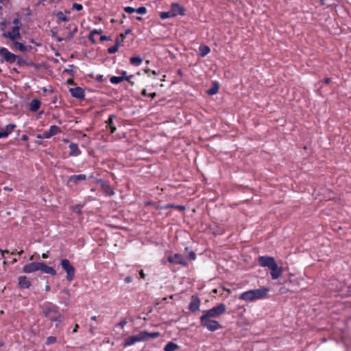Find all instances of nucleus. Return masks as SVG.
I'll use <instances>...</instances> for the list:
<instances>
[{
    "label": "nucleus",
    "mask_w": 351,
    "mask_h": 351,
    "mask_svg": "<svg viewBox=\"0 0 351 351\" xmlns=\"http://www.w3.org/2000/svg\"><path fill=\"white\" fill-rule=\"evenodd\" d=\"M258 262L261 267H267L270 269V274L273 280L278 279L282 275L283 269L278 267L274 257L261 256L258 257Z\"/></svg>",
    "instance_id": "obj_1"
},
{
    "label": "nucleus",
    "mask_w": 351,
    "mask_h": 351,
    "mask_svg": "<svg viewBox=\"0 0 351 351\" xmlns=\"http://www.w3.org/2000/svg\"><path fill=\"white\" fill-rule=\"evenodd\" d=\"M269 289L266 287H261L256 289H251L245 291L239 295V299L245 302H254L266 298L269 293Z\"/></svg>",
    "instance_id": "obj_2"
},
{
    "label": "nucleus",
    "mask_w": 351,
    "mask_h": 351,
    "mask_svg": "<svg viewBox=\"0 0 351 351\" xmlns=\"http://www.w3.org/2000/svg\"><path fill=\"white\" fill-rule=\"evenodd\" d=\"M43 313L45 317L51 322H61L62 321V315L59 312L58 307L53 304L45 305L43 307Z\"/></svg>",
    "instance_id": "obj_3"
},
{
    "label": "nucleus",
    "mask_w": 351,
    "mask_h": 351,
    "mask_svg": "<svg viewBox=\"0 0 351 351\" xmlns=\"http://www.w3.org/2000/svg\"><path fill=\"white\" fill-rule=\"evenodd\" d=\"M226 311V305L223 303H220L209 310L204 311L202 316H205L210 319L217 318L220 315L224 314Z\"/></svg>",
    "instance_id": "obj_4"
},
{
    "label": "nucleus",
    "mask_w": 351,
    "mask_h": 351,
    "mask_svg": "<svg viewBox=\"0 0 351 351\" xmlns=\"http://www.w3.org/2000/svg\"><path fill=\"white\" fill-rule=\"evenodd\" d=\"M199 321L201 326L206 328L209 331H215L221 328L222 327L217 321L206 317L205 316H201L199 317Z\"/></svg>",
    "instance_id": "obj_5"
},
{
    "label": "nucleus",
    "mask_w": 351,
    "mask_h": 351,
    "mask_svg": "<svg viewBox=\"0 0 351 351\" xmlns=\"http://www.w3.org/2000/svg\"><path fill=\"white\" fill-rule=\"evenodd\" d=\"M62 268L66 273V279L72 281L75 278V269L68 259H62L60 262Z\"/></svg>",
    "instance_id": "obj_6"
},
{
    "label": "nucleus",
    "mask_w": 351,
    "mask_h": 351,
    "mask_svg": "<svg viewBox=\"0 0 351 351\" xmlns=\"http://www.w3.org/2000/svg\"><path fill=\"white\" fill-rule=\"evenodd\" d=\"M0 56L2 58L1 62L3 61L8 63H14L16 62L17 56L11 53L8 49L5 47L0 48Z\"/></svg>",
    "instance_id": "obj_7"
},
{
    "label": "nucleus",
    "mask_w": 351,
    "mask_h": 351,
    "mask_svg": "<svg viewBox=\"0 0 351 351\" xmlns=\"http://www.w3.org/2000/svg\"><path fill=\"white\" fill-rule=\"evenodd\" d=\"M167 261L172 264H178L182 266L188 265V263L186 259L180 254H175L173 256H169Z\"/></svg>",
    "instance_id": "obj_8"
},
{
    "label": "nucleus",
    "mask_w": 351,
    "mask_h": 351,
    "mask_svg": "<svg viewBox=\"0 0 351 351\" xmlns=\"http://www.w3.org/2000/svg\"><path fill=\"white\" fill-rule=\"evenodd\" d=\"M21 28H19L18 26H14L12 28V30L10 32H8L7 33H4L3 35V36L10 38L12 41L16 40L17 39H21V36L20 34Z\"/></svg>",
    "instance_id": "obj_9"
},
{
    "label": "nucleus",
    "mask_w": 351,
    "mask_h": 351,
    "mask_svg": "<svg viewBox=\"0 0 351 351\" xmlns=\"http://www.w3.org/2000/svg\"><path fill=\"white\" fill-rule=\"evenodd\" d=\"M143 337L141 335V332H140L138 334L136 335L131 336L126 339L123 343V347H128L131 345L134 344L136 342L143 341Z\"/></svg>",
    "instance_id": "obj_10"
},
{
    "label": "nucleus",
    "mask_w": 351,
    "mask_h": 351,
    "mask_svg": "<svg viewBox=\"0 0 351 351\" xmlns=\"http://www.w3.org/2000/svg\"><path fill=\"white\" fill-rule=\"evenodd\" d=\"M200 306V300L197 295H192L189 304V310L191 312L198 311Z\"/></svg>",
    "instance_id": "obj_11"
},
{
    "label": "nucleus",
    "mask_w": 351,
    "mask_h": 351,
    "mask_svg": "<svg viewBox=\"0 0 351 351\" xmlns=\"http://www.w3.org/2000/svg\"><path fill=\"white\" fill-rule=\"evenodd\" d=\"M170 11L172 13L173 16H176L177 15H184V8L178 3H173L171 4Z\"/></svg>",
    "instance_id": "obj_12"
},
{
    "label": "nucleus",
    "mask_w": 351,
    "mask_h": 351,
    "mask_svg": "<svg viewBox=\"0 0 351 351\" xmlns=\"http://www.w3.org/2000/svg\"><path fill=\"white\" fill-rule=\"evenodd\" d=\"M40 264V262H32L31 263L27 264L23 267V271L27 274L39 271Z\"/></svg>",
    "instance_id": "obj_13"
},
{
    "label": "nucleus",
    "mask_w": 351,
    "mask_h": 351,
    "mask_svg": "<svg viewBox=\"0 0 351 351\" xmlns=\"http://www.w3.org/2000/svg\"><path fill=\"white\" fill-rule=\"evenodd\" d=\"M69 92L73 97L77 99H84L85 97L84 90L81 87L71 88Z\"/></svg>",
    "instance_id": "obj_14"
},
{
    "label": "nucleus",
    "mask_w": 351,
    "mask_h": 351,
    "mask_svg": "<svg viewBox=\"0 0 351 351\" xmlns=\"http://www.w3.org/2000/svg\"><path fill=\"white\" fill-rule=\"evenodd\" d=\"M61 132L59 127L56 125H51L49 130L45 131L43 134V137L45 138H49Z\"/></svg>",
    "instance_id": "obj_15"
},
{
    "label": "nucleus",
    "mask_w": 351,
    "mask_h": 351,
    "mask_svg": "<svg viewBox=\"0 0 351 351\" xmlns=\"http://www.w3.org/2000/svg\"><path fill=\"white\" fill-rule=\"evenodd\" d=\"M87 179V176L85 174L73 175L68 178V182H73L75 184H79L82 181H84Z\"/></svg>",
    "instance_id": "obj_16"
},
{
    "label": "nucleus",
    "mask_w": 351,
    "mask_h": 351,
    "mask_svg": "<svg viewBox=\"0 0 351 351\" xmlns=\"http://www.w3.org/2000/svg\"><path fill=\"white\" fill-rule=\"evenodd\" d=\"M39 271L51 276L56 275V270L52 267L47 266L45 263H40Z\"/></svg>",
    "instance_id": "obj_17"
},
{
    "label": "nucleus",
    "mask_w": 351,
    "mask_h": 351,
    "mask_svg": "<svg viewBox=\"0 0 351 351\" xmlns=\"http://www.w3.org/2000/svg\"><path fill=\"white\" fill-rule=\"evenodd\" d=\"M19 285L21 289H28L32 283L25 276H21L18 278Z\"/></svg>",
    "instance_id": "obj_18"
},
{
    "label": "nucleus",
    "mask_w": 351,
    "mask_h": 351,
    "mask_svg": "<svg viewBox=\"0 0 351 351\" xmlns=\"http://www.w3.org/2000/svg\"><path fill=\"white\" fill-rule=\"evenodd\" d=\"M141 335L143 337V341H148L152 339L158 338L160 336V333L158 332H149L147 331H141Z\"/></svg>",
    "instance_id": "obj_19"
},
{
    "label": "nucleus",
    "mask_w": 351,
    "mask_h": 351,
    "mask_svg": "<svg viewBox=\"0 0 351 351\" xmlns=\"http://www.w3.org/2000/svg\"><path fill=\"white\" fill-rule=\"evenodd\" d=\"M15 128V124L7 125L5 128H2V133H0V138L7 137L12 132Z\"/></svg>",
    "instance_id": "obj_20"
},
{
    "label": "nucleus",
    "mask_w": 351,
    "mask_h": 351,
    "mask_svg": "<svg viewBox=\"0 0 351 351\" xmlns=\"http://www.w3.org/2000/svg\"><path fill=\"white\" fill-rule=\"evenodd\" d=\"M132 77V75H130L129 77H125V76H112L110 79V82L112 84H119L123 80H127L131 83L130 81V79ZM133 84V82H132Z\"/></svg>",
    "instance_id": "obj_21"
},
{
    "label": "nucleus",
    "mask_w": 351,
    "mask_h": 351,
    "mask_svg": "<svg viewBox=\"0 0 351 351\" xmlns=\"http://www.w3.org/2000/svg\"><path fill=\"white\" fill-rule=\"evenodd\" d=\"M69 147L70 149L69 156H77L81 154V152L79 149L77 144L71 143Z\"/></svg>",
    "instance_id": "obj_22"
},
{
    "label": "nucleus",
    "mask_w": 351,
    "mask_h": 351,
    "mask_svg": "<svg viewBox=\"0 0 351 351\" xmlns=\"http://www.w3.org/2000/svg\"><path fill=\"white\" fill-rule=\"evenodd\" d=\"M41 102L40 100L34 99L29 104V110L32 112H36L40 107Z\"/></svg>",
    "instance_id": "obj_23"
},
{
    "label": "nucleus",
    "mask_w": 351,
    "mask_h": 351,
    "mask_svg": "<svg viewBox=\"0 0 351 351\" xmlns=\"http://www.w3.org/2000/svg\"><path fill=\"white\" fill-rule=\"evenodd\" d=\"M13 44L14 47L21 52H25L28 49V47L25 46L23 43L17 42L16 40L13 41ZM29 48H30V46H29Z\"/></svg>",
    "instance_id": "obj_24"
},
{
    "label": "nucleus",
    "mask_w": 351,
    "mask_h": 351,
    "mask_svg": "<svg viewBox=\"0 0 351 351\" xmlns=\"http://www.w3.org/2000/svg\"><path fill=\"white\" fill-rule=\"evenodd\" d=\"M219 88V86L218 83L213 82V85H212V87L207 90V93L209 95H215V94H217L218 93Z\"/></svg>",
    "instance_id": "obj_25"
},
{
    "label": "nucleus",
    "mask_w": 351,
    "mask_h": 351,
    "mask_svg": "<svg viewBox=\"0 0 351 351\" xmlns=\"http://www.w3.org/2000/svg\"><path fill=\"white\" fill-rule=\"evenodd\" d=\"M114 118V115H110L108 120L106 121L108 126L110 130V133L113 134L116 131V127L113 123V119Z\"/></svg>",
    "instance_id": "obj_26"
},
{
    "label": "nucleus",
    "mask_w": 351,
    "mask_h": 351,
    "mask_svg": "<svg viewBox=\"0 0 351 351\" xmlns=\"http://www.w3.org/2000/svg\"><path fill=\"white\" fill-rule=\"evenodd\" d=\"M179 346L173 343V342H168L167 344L165 346V351H175L178 349Z\"/></svg>",
    "instance_id": "obj_27"
},
{
    "label": "nucleus",
    "mask_w": 351,
    "mask_h": 351,
    "mask_svg": "<svg viewBox=\"0 0 351 351\" xmlns=\"http://www.w3.org/2000/svg\"><path fill=\"white\" fill-rule=\"evenodd\" d=\"M143 62V59L140 57H132L130 59L131 64L134 66H139Z\"/></svg>",
    "instance_id": "obj_28"
},
{
    "label": "nucleus",
    "mask_w": 351,
    "mask_h": 351,
    "mask_svg": "<svg viewBox=\"0 0 351 351\" xmlns=\"http://www.w3.org/2000/svg\"><path fill=\"white\" fill-rule=\"evenodd\" d=\"M199 50L202 57L206 56L210 51V48L206 45L200 46Z\"/></svg>",
    "instance_id": "obj_29"
},
{
    "label": "nucleus",
    "mask_w": 351,
    "mask_h": 351,
    "mask_svg": "<svg viewBox=\"0 0 351 351\" xmlns=\"http://www.w3.org/2000/svg\"><path fill=\"white\" fill-rule=\"evenodd\" d=\"M103 187H104V190L106 194H108L109 195H113L114 194L113 189L110 187V185H108V184L104 185Z\"/></svg>",
    "instance_id": "obj_30"
},
{
    "label": "nucleus",
    "mask_w": 351,
    "mask_h": 351,
    "mask_svg": "<svg viewBox=\"0 0 351 351\" xmlns=\"http://www.w3.org/2000/svg\"><path fill=\"white\" fill-rule=\"evenodd\" d=\"M56 16L57 18L60 20V21H69V18H67L62 12H58L57 14H56Z\"/></svg>",
    "instance_id": "obj_31"
},
{
    "label": "nucleus",
    "mask_w": 351,
    "mask_h": 351,
    "mask_svg": "<svg viewBox=\"0 0 351 351\" xmlns=\"http://www.w3.org/2000/svg\"><path fill=\"white\" fill-rule=\"evenodd\" d=\"M160 19H166L167 18L172 17L173 15H172V13L171 12V11H169V12H161L160 14Z\"/></svg>",
    "instance_id": "obj_32"
},
{
    "label": "nucleus",
    "mask_w": 351,
    "mask_h": 351,
    "mask_svg": "<svg viewBox=\"0 0 351 351\" xmlns=\"http://www.w3.org/2000/svg\"><path fill=\"white\" fill-rule=\"evenodd\" d=\"M56 341V338L53 336H50L47 338L45 343L47 345H51Z\"/></svg>",
    "instance_id": "obj_33"
},
{
    "label": "nucleus",
    "mask_w": 351,
    "mask_h": 351,
    "mask_svg": "<svg viewBox=\"0 0 351 351\" xmlns=\"http://www.w3.org/2000/svg\"><path fill=\"white\" fill-rule=\"evenodd\" d=\"M118 49H119V47H117V45H114L108 49V52L110 54H112V53H116L118 51Z\"/></svg>",
    "instance_id": "obj_34"
},
{
    "label": "nucleus",
    "mask_w": 351,
    "mask_h": 351,
    "mask_svg": "<svg viewBox=\"0 0 351 351\" xmlns=\"http://www.w3.org/2000/svg\"><path fill=\"white\" fill-rule=\"evenodd\" d=\"M135 12L140 14H144L146 13L147 9L145 7L142 6V7H139L138 8L136 9Z\"/></svg>",
    "instance_id": "obj_35"
},
{
    "label": "nucleus",
    "mask_w": 351,
    "mask_h": 351,
    "mask_svg": "<svg viewBox=\"0 0 351 351\" xmlns=\"http://www.w3.org/2000/svg\"><path fill=\"white\" fill-rule=\"evenodd\" d=\"M173 207H175L181 210H184L185 209V207L184 206H181V205L173 206L172 204H168L165 206L166 208H173Z\"/></svg>",
    "instance_id": "obj_36"
},
{
    "label": "nucleus",
    "mask_w": 351,
    "mask_h": 351,
    "mask_svg": "<svg viewBox=\"0 0 351 351\" xmlns=\"http://www.w3.org/2000/svg\"><path fill=\"white\" fill-rule=\"evenodd\" d=\"M124 10L125 12L128 14H132L133 12H135L136 9L132 7L128 6L124 8Z\"/></svg>",
    "instance_id": "obj_37"
},
{
    "label": "nucleus",
    "mask_w": 351,
    "mask_h": 351,
    "mask_svg": "<svg viewBox=\"0 0 351 351\" xmlns=\"http://www.w3.org/2000/svg\"><path fill=\"white\" fill-rule=\"evenodd\" d=\"M13 24L14 25V26H18L19 28H21L22 24H21V20L19 19V18H16L13 20Z\"/></svg>",
    "instance_id": "obj_38"
},
{
    "label": "nucleus",
    "mask_w": 351,
    "mask_h": 351,
    "mask_svg": "<svg viewBox=\"0 0 351 351\" xmlns=\"http://www.w3.org/2000/svg\"><path fill=\"white\" fill-rule=\"evenodd\" d=\"M82 8L83 7H82V5L81 4L76 3L73 4V10H76L77 11H80V10H82Z\"/></svg>",
    "instance_id": "obj_39"
},
{
    "label": "nucleus",
    "mask_w": 351,
    "mask_h": 351,
    "mask_svg": "<svg viewBox=\"0 0 351 351\" xmlns=\"http://www.w3.org/2000/svg\"><path fill=\"white\" fill-rule=\"evenodd\" d=\"M70 69H66L64 70V73H67L70 75H73V70L72 68L74 67L73 64L69 65Z\"/></svg>",
    "instance_id": "obj_40"
},
{
    "label": "nucleus",
    "mask_w": 351,
    "mask_h": 351,
    "mask_svg": "<svg viewBox=\"0 0 351 351\" xmlns=\"http://www.w3.org/2000/svg\"><path fill=\"white\" fill-rule=\"evenodd\" d=\"M127 323H128V322L125 319H123L121 322H120L119 323H118L117 324V326H119L121 328H123L126 325Z\"/></svg>",
    "instance_id": "obj_41"
},
{
    "label": "nucleus",
    "mask_w": 351,
    "mask_h": 351,
    "mask_svg": "<svg viewBox=\"0 0 351 351\" xmlns=\"http://www.w3.org/2000/svg\"><path fill=\"white\" fill-rule=\"evenodd\" d=\"M130 33H131V30L130 29H128L124 33L121 34V41L123 42V39H124L125 36L127 34H130Z\"/></svg>",
    "instance_id": "obj_42"
},
{
    "label": "nucleus",
    "mask_w": 351,
    "mask_h": 351,
    "mask_svg": "<svg viewBox=\"0 0 351 351\" xmlns=\"http://www.w3.org/2000/svg\"><path fill=\"white\" fill-rule=\"evenodd\" d=\"M189 258L191 260H195L196 258L195 253L193 251H191L189 254Z\"/></svg>",
    "instance_id": "obj_43"
},
{
    "label": "nucleus",
    "mask_w": 351,
    "mask_h": 351,
    "mask_svg": "<svg viewBox=\"0 0 351 351\" xmlns=\"http://www.w3.org/2000/svg\"><path fill=\"white\" fill-rule=\"evenodd\" d=\"M94 36H95V35H94V34H93V33L90 32V34H89L88 38H89V40H90L93 43L95 44V43H96V40H95V38H94Z\"/></svg>",
    "instance_id": "obj_44"
},
{
    "label": "nucleus",
    "mask_w": 351,
    "mask_h": 351,
    "mask_svg": "<svg viewBox=\"0 0 351 351\" xmlns=\"http://www.w3.org/2000/svg\"><path fill=\"white\" fill-rule=\"evenodd\" d=\"M16 61L17 62V64H18V65H21V64L24 62V61H23V58H21V57H20V56H17V58H16Z\"/></svg>",
    "instance_id": "obj_45"
},
{
    "label": "nucleus",
    "mask_w": 351,
    "mask_h": 351,
    "mask_svg": "<svg viewBox=\"0 0 351 351\" xmlns=\"http://www.w3.org/2000/svg\"><path fill=\"white\" fill-rule=\"evenodd\" d=\"M91 32L94 35H95V34H101L102 33V30L101 29H93V31H91Z\"/></svg>",
    "instance_id": "obj_46"
},
{
    "label": "nucleus",
    "mask_w": 351,
    "mask_h": 351,
    "mask_svg": "<svg viewBox=\"0 0 351 351\" xmlns=\"http://www.w3.org/2000/svg\"><path fill=\"white\" fill-rule=\"evenodd\" d=\"M110 37L106 36H101L100 37V40H101V42H104V41H105V40H110Z\"/></svg>",
    "instance_id": "obj_47"
},
{
    "label": "nucleus",
    "mask_w": 351,
    "mask_h": 351,
    "mask_svg": "<svg viewBox=\"0 0 351 351\" xmlns=\"http://www.w3.org/2000/svg\"><path fill=\"white\" fill-rule=\"evenodd\" d=\"M132 281V278L131 276H128L125 278V282L126 283H130Z\"/></svg>",
    "instance_id": "obj_48"
},
{
    "label": "nucleus",
    "mask_w": 351,
    "mask_h": 351,
    "mask_svg": "<svg viewBox=\"0 0 351 351\" xmlns=\"http://www.w3.org/2000/svg\"><path fill=\"white\" fill-rule=\"evenodd\" d=\"M121 42H122V41H121V40H120V39H119V38H118V39H117V40H116V43H115V45H117V47H119V45H120V44H121Z\"/></svg>",
    "instance_id": "obj_49"
},
{
    "label": "nucleus",
    "mask_w": 351,
    "mask_h": 351,
    "mask_svg": "<svg viewBox=\"0 0 351 351\" xmlns=\"http://www.w3.org/2000/svg\"><path fill=\"white\" fill-rule=\"evenodd\" d=\"M48 253L49 251H47L46 253H43L42 255L43 258H47L48 257Z\"/></svg>",
    "instance_id": "obj_50"
},
{
    "label": "nucleus",
    "mask_w": 351,
    "mask_h": 351,
    "mask_svg": "<svg viewBox=\"0 0 351 351\" xmlns=\"http://www.w3.org/2000/svg\"><path fill=\"white\" fill-rule=\"evenodd\" d=\"M141 94H142L143 95H144V96H149V95H147V91H146V90H145V89H143V90H142Z\"/></svg>",
    "instance_id": "obj_51"
},
{
    "label": "nucleus",
    "mask_w": 351,
    "mask_h": 351,
    "mask_svg": "<svg viewBox=\"0 0 351 351\" xmlns=\"http://www.w3.org/2000/svg\"><path fill=\"white\" fill-rule=\"evenodd\" d=\"M140 275H141V277L142 278H145V274H144V272H143V270H141V271H140Z\"/></svg>",
    "instance_id": "obj_52"
},
{
    "label": "nucleus",
    "mask_w": 351,
    "mask_h": 351,
    "mask_svg": "<svg viewBox=\"0 0 351 351\" xmlns=\"http://www.w3.org/2000/svg\"><path fill=\"white\" fill-rule=\"evenodd\" d=\"M8 1H9V0H0V3L5 5Z\"/></svg>",
    "instance_id": "obj_53"
},
{
    "label": "nucleus",
    "mask_w": 351,
    "mask_h": 351,
    "mask_svg": "<svg viewBox=\"0 0 351 351\" xmlns=\"http://www.w3.org/2000/svg\"><path fill=\"white\" fill-rule=\"evenodd\" d=\"M21 138H22V140H23V141H26V140H27L28 137H27V135H23V136H21Z\"/></svg>",
    "instance_id": "obj_54"
},
{
    "label": "nucleus",
    "mask_w": 351,
    "mask_h": 351,
    "mask_svg": "<svg viewBox=\"0 0 351 351\" xmlns=\"http://www.w3.org/2000/svg\"><path fill=\"white\" fill-rule=\"evenodd\" d=\"M67 83L70 84H74L73 80L72 79L68 80H67Z\"/></svg>",
    "instance_id": "obj_55"
},
{
    "label": "nucleus",
    "mask_w": 351,
    "mask_h": 351,
    "mask_svg": "<svg viewBox=\"0 0 351 351\" xmlns=\"http://www.w3.org/2000/svg\"><path fill=\"white\" fill-rule=\"evenodd\" d=\"M77 328H78V325H77V324H76V325L75 326L74 329L73 330V332H77Z\"/></svg>",
    "instance_id": "obj_56"
},
{
    "label": "nucleus",
    "mask_w": 351,
    "mask_h": 351,
    "mask_svg": "<svg viewBox=\"0 0 351 351\" xmlns=\"http://www.w3.org/2000/svg\"><path fill=\"white\" fill-rule=\"evenodd\" d=\"M0 252H1L3 257L4 253H8L9 252L8 250H0Z\"/></svg>",
    "instance_id": "obj_57"
},
{
    "label": "nucleus",
    "mask_w": 351,
    "mask_h": 351,
    "mask_svg": "<svg viewBox=\"0 0 351 351\" xmlns=\"http://www.w3.org/2000/svg\"><path fill=\"white\" fill-rule=\"evenodd\" d=\"M330 82V78H326L324 80V82L326 83V84H328L329 82Z\"/></svg>",
    "instance_id": "obj_58"
},
{
    "label": "nucleus",
    "mask_w": 351,
    "mask_h": 351,
    "mask_svg": "<svg viewBox=\"0 0 351 351\" xmlns=\"http://www.w3.org/2000/svg\"><path fill=\"white\" fill-rule=\"evenodd\" d=\"M156 93H153L150 95H149V97H151L152 98H154L156 97Z\"/></svg>",
    "instance_id": "obj_59"
},
{
    "label": "nucleus",
    "mask_w": 351,
    "mask_h": 351,
    "mask_svg": "<svg viewBox=\"0 0 351 351\" xmlns=\"http://www.w3.org/2000/svg\"><path fill=\"white\" fill-rule=\"evenodd\" d=\"M77 31V27H75L73 30V33L70 34V37H73V34H74Z\"/></svg>",
    "instance_id": "obj_60"
},
{
    "label": "nucleus",
    "mask_w": 351,
    "mask_h": 351,
    "mask_svg": "<svg viewBox=\"0 0 351 351\" xmlns=\"http://www.w3.org/2000/svg\"><path fill=\"white\" fill-rule=\"evenodd\" d=\"M121 74H122V75H121V76L128 77V76L126 75L127 72H126L125 71H123L121 72Z\"/></svg>",
    "instance_id": "obj_61"
},
{
    "label": "nucleus",
    "mask_w": 351,
    "mask_h": 351,
    "mask_svg": "<svg viewBox=\"0 0 351 351\" xmlns=\"http://www.w3.org/2000/svg\"><path fill=\"white\" fill-rule=\"evenodd\" d=\"M49 290H50V286H49V285H46V287H45V291H49Z\"/></svg>",
    "instance_id": "obj_62"
},
{
    "label": "nucleus",
    "mask_w": 351,
    "mask_h": 351,
    "mask_svg": "<svg viewBox=\"0 0 351 351\" xmlns=\"http://www.w3.org/2000/svg\"><path fill=\"white\" fill-rule=\"evenodd\" d=\"M91 319H92V320H94V321H96V320H97V317H96L95 315V316H93V317H91Z\"/></svg>",
    "instance_id": "obj_63"
},
{
    "label": "nucleus",
    "mask_w": 351,
    "mask_h": 351,
    "mask_svg": "<svg viewBox=\"0 0 351 351\" xmlns=\"http://www.w3.org/2000/svg\"><path fill=\"white\" fill-rule=\"evenodd\" d=\"M101 80H102V75H100L99 77H97V80L101 81Z\"/></svg>",
    "instance_id": "obj_64"
}]
</instances>
